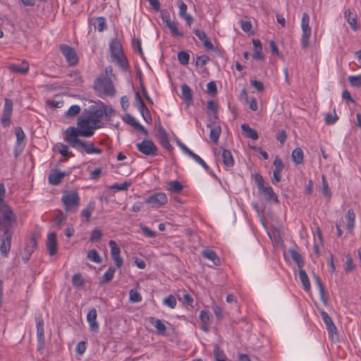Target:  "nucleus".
<instances>
[{
  "instance_id": "7ed1b4c3",
  "label": "nucleus",
  "mask_w": 361,
  "mask_h": 361,
  "mask_svg": "<svg viewBox=\"0 0 361 361\" xmlns=\"http://www.w3.org/2000/svg\"><path fill=\"white\" fill-rule=\"evenodd\" d=\"M252 179L257 186L259 194L262 195L268 202L279 203L277 195L269 183H265L261 174L255 173L252 175Z\"/></svg>"
},
{
  "instance_id": "412c9836",
  "label": "nucleus",
  "mask_w": 361,
  "mask_h": 361,
  "mask_svg": "<svg viewBox=\"0 0 361 361\" xmlns=\"http://www.w3.org/2000/svg\"><path fill=\"white\" fill-rule=\"evenodd\" d=\"M8 69L13 73L26 74L29 71V64L27 61L23 60L20 64H11Z\"/></svg>"
},
{
  "instance_id": "a18cd8bd",
  "label": "nucleus",
  "mask_w": 361,
  "mask_h": 361,
  "mask_svg": "<svg viewBox=\"0 0 361 361\" xmlns=\"http://www.w3.org/2000/svg\"><path fill=\"white\" fill-rule=\"evenodd\" d=\"M129 300L131 302H139L142 300L141 295L135 289H131L129 291Z\"/></svg>"
},
{
  "instance_id": "473e14b6",
  "label": "nucleus",
  "mask_w": 361,
  "mask_h": 361,
  "mask_svg": "<svg viewBox=\"0 0 361 361\" xmlns=\"http://www.w3.org/2000/svg\"><path fill=\"white\" fill-rule=\"evenodd\" d=\"M252 43L254 46L253 58L259 60L262 59L264 56L262 54V47L260 40L257 39H253Z\"/></svg>"
},
{
  "instance_id": "0eeeda50",
  "label": "nucleus",
  "mask_w": 361,
  "mask_h": 361,
  "mask_svg": "<svg viewBox=\"0 0 361 361\" xmlns=\"http://www.w3.org/2000/svg\"><path fill=\"white\" fill-rule=\"evenodd\" d=\"M61 202L66 212H75L80 205V198L75 190L63 192Z\"/></svg>"
},
{
  "instance_id": "393cba45",
  "label": "nucleus",
  "mask_w": 361,
  "mask_h": 361,
  "mask_svg": "<svg viewBox=\"0 0 361 361\" xmlns=\"http://www.w3.org/2000/svg\"><path fill=\"white\" fill-rule=\"evenodd\" d=\"M90 23L94 26V29L97 30L99 32H102L107 28L106 19L104 17L92 18Z\"/></svg>"
},
{
  "instance_id": "5fc2aeb1",
  "label": "nucleus",
  "mask_w": 361,
  "mask_h": 361,
  "mask_svg": "<svg viewBox=\"0 0 361 361\" xmlns=\"http://www.w3.org/2000/svg\"><path fill=\"white\" fill-rule=\"evenodd\" d=\"M311 35V31H302L301 37V45L303 49H306L309 46V39Z\"/></svg>"
},
{
  "instance_id": "c756f323",
  "label": "nucleus",
  "mask_w": 361,
  "mask_h": 361,
  "mask_svg": "<svg viewBox=\"0 0 361 361\" xmlns=\"http://www.w3.org/2000/svg\"><path fill=\"white\" fill-rule=\"evenodd\" d=\"M202 255L211 260L214 265L219 266L220 264V259L214 250L209 249L204 250L202 251Z\"/></svg>"
},
{
  "instance_id": "0e129e2a",
  "label": "nucleus",
  "mask_w": 361,
  "mask_h": 361,
  "mask_svg": "<svg viewBox=\"0 0 361 361\" xmlns=\"http://www.w3.org/2000/svg\"><path fill=\"white\" fill-rule=\"evenodd\" d=\"M209 61V57L207 55H202L200 56H197V61H196V66H201L206 65L207 62Z\"/></svg>"
},
{
  "instance_id": "ddd939ff",
  "label": "nucleus",
  "mask_w": 361,
  "mask_h": 361,
  "mask_svg": "<svg viewBox=\"0 0 361 361\" xmlns=\"http://www.w3.org/2000/svg\"><path fill=\"white\" fill-rule=\"evenodd\" d=\"M135 106L141 114L144 121L147 123H152V116L149 110L145 105L139 92L135 93Z\"/></svg>"
},
{
  "instance_id": "2eb2a0df",
  "label": "nucleus",
  "mask_w": 361,
  "mask_h": 361,
  "mask_svg": "<svg viewBox=\"0 0 361 361\" xmlns=\"http://www.w3.org/2000/svg\"><path fill=\"white\" fill-rule=\"evenodd\" d=\"M13 102L11 99H4V106L3 109L2 116L1 118V123L7 127L10 124L11 118L13 111Z\"/></svg>"
},
{
  "instance_id": "20e7f679",
  "label": "nucleus",
  "mask_w": 361,
  "mask_h": 361,
  "mask_svg": "<svg viewBox=\"0 0 361 361\" xmlns=\"http://www.w3.org/2000/svg\"><path fill=\"white\" fill-rule=\"evenodd\" d=\"M109 49L113 60L115 61L123 71H126L129 67V64L127 58L124 55L121 42L116 38L112 39L110 42Z\"/></svg>"
},
{
  "instance_id": "f3484780",
  "label": "nucleus",
  "mask_w": 361,
  "mask_h": 361,
  "mask_svg": "<svg viewBox=\"0 0 361 361\" xmlns=\"http://www.w3.org/2000/svg\"><path fill=\"white\" fill-rule=\"evenodd\" d=\"M109 245L111 249V258L115 262L116 266L120 268L123 265V259L120 256L121 249L116 241L113 240L109 242Z\"/></svg>"
},
{
  "instance_id": "09e8293b",
  "label": "nucleus",
  "mask_w": 361,
  "mask_h": 361,
  "mask_svg": "<svg viewBox=\"0 0 361 361\" xmlns=\"http://www.w3.org/2000/svg\"><path fill=\"white\" fill-rule=\"evenodd\" d=\"M193 160L201 165L206 171H209V166L206 162L197 154L192 152L190 156Z\"/></svg>"
},
{
  "instance_id": "bb28decb",
  "label": "nucleus",
  "mask_w": 361,
  "mask_h": 361,
  "mask_svg": "<svg viewBox=\"0 0 361 361\" xmlns=\"http://www.w3.org/2000/svg\"><path fill=\"white\" fill-rule=\"evenodd\" d=\"M241 129H242L243 134L247 137L250 138L253 140H256L259 138L257 132L255 129L250 128L249 126V125H247L246 123L242 124Z\"/></svg>"
},
{
  "instance_id": "6e6d98bb",
  "label": "nucleus",
  "mask_w": 361,
  "mask_h": 361,
  "mask_svg": "<svg viewBox=\"0 0 361 361\" xmlns=\"http://www.w3.org/2000/svg\"><path fill=\"white\" fill-rule=\"evenodd\" d=\"M218 104L213 100H209L207 102V109L213 113L214 118H217Z\"/></svg>"
},
{
  "instance_id": "bf43d9fd",
  "label": "nucleus",
  "mask_w": 361,
  "mask_h": 361,
  "mask_svg": "<svg viewBox=\"0 0 361 361\" xmlns=\"http://www.w3.org/2000/svg\"><path fill=\"white\" fill-rule=\"evenodd\" d=\"M200 318L202 324H209L210 314L207 310H202L200 314Z\"/></svg>"
},
{
  "instance_id": "e2e57ef3",
  "label": "nucleus",
  "mask_w": 361,
  "mask_h": 361,
  "mask_svg": "<svg viewBox=\"0 0 361 361\" xmlns=\"http://www.w3.org/2000/svg\"><path fill=\"white\" fill-rule=\"evenodd\" d=\"M338 119V116L336 115V114H334V116H333L331 114L328 113L325 116V123L327 125H333L334 124L337 120Z\"/></svg>"
},
{
  "instance_id": "7c9ffc66",
  "label": "nucleus",
  "mask_w": 361,
  "mask_h": 361,
  "mask_svg": "<svg viewBox=\"0 0 361 361\" xmlns=\"http://www.w3.org/2000/svg\"><path fill=\"white\" fill-rule=\"evenodd\" d=\"M298 276L300 280V282L302 284L303 288L305 291H309L310 290V282L309 280V277L306 273V271L302 269H298Z\"/></svg>"
},
{
  "instance_id": "6ab92c4d",
  "label": "nucleus",
  "mask_w": 361,
  "mask_h": 361,
  "mask_svg": "<svg viewBox=\"0 0 361 361\" xmlns=\"http://www.w3.org/2000/svg\"><path fill=\"white\" fill-rule=\"evenodd\" d=\"M46 245L49 255H54L57 252V240L55 232L49 233L47 235Z\"/></svg>"
},
{
  "instance_id": "603ef678",
  "label": "nucleus",
  "mask_w": 361,
  "mask_h": 361,
  "mask_svg": "<svg viewBox=\"0 0 361 361\" xmlns=\"http://www.w3.org/2000/svg\"><path fill=\"white\" fill-rule=\"evenodd\" d=\"M355 268V265L353 263V258L350 254L346 255L345 267V270L347 273L351 272Z\"/></svg>"
},
{
  "instance_id": "39448f33",
  "label": "nucleus",
  "mask_w": 361,
  "mask_h": 361,
  "mask_svg": "<svg viewBox=\"0 0 361 361\" xmlns=\"http://www.w3.org/2000/svg\"><path fill=\"white\" fill-rule=\"evenodd\" d=\"M0 228L3 226H13L16 223V214L4 199L0 200Z\"/></svg>"
},
{
  "instance_id": "2f4dec72",
  "label": "nucleus",
  "mask_w": 361,
  "mask_h": 361,
  "mask_svg": "<svg viewBox=\"0 0 361 361\" xmlns=\"http://www.w3.org/2000/svg\"><path fill=\"white\" fill-rule=\"evenodd\" d=\"M288 252L290 253L292 259L296 263L299 269H302L305 265V262L302 255L293 249H289Z\"/></svg>"
},
{
  "instance_id": "a878e982",
  "label": "nucleus",
  "mask_w": 361,
  "mask_h": 361,
  "mask_svg": "<svg viewBox=\"0 0 361 361\" xmlns=\"http://www.w3.org/2000/svg\"><path fill=\"white\" fill-rule=\"evenodd\" d=\"M66 176V174L64 172L56 171L49 175L48 181L51 185H57L61 182Z\"/></svg>"
},
{
  "instance_id": "4468645a",
  "label": "nucleus",
  "mask_w": 361,
  "mask_h": 361,
  "mask_svg": "<svg viewBox=\"0 0 361 361\" xmlns=\"http://www.w3.org/2000/svg\"><path fill=\"white\" fill-rule=\"evenodd\" d=\"M168 202V198L164 192H155L144 201L145 204H151L153 207H159Z\"/></svg>"
},
{
  "instance_id": "9d476101",
  "label": "nucleus",
  "mask_w": 361,
  "mask_h": 361,
  "mask_svg": "<svg viewBox=\"0 0 361 361\" xmlns=\"http://www.w3.org/2000/svg\"><path fill=\"white\" fill-rule=\"evenodd\" d=\"M59 49L70 66H75L78 63V54L72 47L61 44L59 46Z\"/></svg>"
},
{
  "instance_id": "f257e3e1",
  "label": "nucleus",
  "mask_w": 361,
  "mask_h": 361,
  "mask_svg": "<svg viewBox=\"0 0 361 361\" xmlns=\"http://www.w3.org/2000/svg\"><path fill=\"white\" fill-rule=\"evenodd\" d=\"M105 110L97 106H90L85 109L82 115L78 118L77 129L82 137H90L94 133V130L101 128V119L104 117Z\"/></svg>"
},
{
  "instance_id": "aec40b11",
  "label": "nucleus",
  "mask_w": 361,
  "mask_h": 361,
  "mask_svg": "<svg viewBox=\"0 0 361 361\" xmlns=\"http://www.w3.org/2000/svg\"><path fill=\"white\" fill-rule=\"evenodd\" d=\"M97 310L95 308H92L89 310L87 314V321L89 323L90 329L92 331H97L99 329V324L97 322Z\"/></svg>"
},
{
  "instance_id": "680f3d73",
  "label": "nucleus",
  "mask_w": 361,
  "mask_h": 361,
  "mask_svg": "<svg viewBox=\"0 0 361 361\" xmlns=\"http://www.w3.org/2000/svg\"><path fill=\"white\" fill-rule=\"evenodd\" d=\"M157 137L159 140V142L161 140H165L169 138L168 134L166 130L163 128V127L159 124L157 128Z\"/></svg>"
},
{
  "instance_id": "9b49d317",
  "label": "nucleus",
  "mask_w": 361,
  "mask_h": 361,
  "mask_svg": "<svg viewBox=\"0 0 361 361\" xmlns=\"http://www.w3.org/2000/svg\"><path fill=\"white\" fill-rule=\"evenodd\" d=\"M320 314L324 323L326 325L330 338L333 341H338L339 336L337 331V328L335 326L331 317L324 310H322L320 312Z\"/></svg>"
},
{
  "instance_id": "13d9d810",
  "label": "nucleus",
  "mask_w": 361,
  "mask_h": 361,
  "mask_svg": "<svg viewBox=\"0 0 361 361\" xmlns=\"http://www.w3.org/2000/svg\"><path fill=\"white\" fill-rule=\"evenodd\" d=\"M131 183L124 182L123 183H116L110 186L111 189H116L117 190H127L130 186Z\"/></svg>"
},
{
  "instance_id": "423d86ee",
  "label": "nucleus",
  "mask_w": 361,
  "mask_h": 361,
  "mask_svg": "<svg viewBox=\"0 0 361 361\" xmlns=\"http://www.w3.org/2000/svg\"><path fill=\"white\" fill-rule=\"evenodd\" d=\"M94 88L100 94L112 97L116 93L111 78L99 76L94 82Z\"/></svg>"
},
{
  "instance_id": "1a4fd4ad",
  "label": "nucleus",
  "mask_w": 361,
  "mask_h": 361,
  "mask_svg": "<svg viewBox=\"0 0 361 361\" xmlns=\"http://www.w3.org/2000/svg\"><path fill=\"white\" fill-rule=\"evenodd\" d=\"M137 149L146 156L155 157L158 154V148L153 141L144 139L141 142L136 144Z\"/></svg>"
},
{
  "instance_id": "ea45409f",
  "label": "nucleus",
  "mask_w": 361,
  "mask_h": 361,
  "mask_svg": "<svg viewBox=\"0 0 361 361\" xmlns=\"http://www.w3.org/2000/svg\"><path fill=\"white\" fill-rule=\"evenodd\" d=\"M214 355L216 361H227V358L224 352L220 349L218 345H215L214 346Z\"/></svg>"
},
{
  "instance_id": "c9c22d12",
  "label": "nucleus",
  "mask_w": 361,
  "mask_h": 361,
  "mask_svg": "<svg viewBox=\"0 0 361 361\" xmlns=\"http://www.w3.org/2000/svg\"><path fill=\"white\" fill-rule=\"evenodd\" d=\"M95 208V203L94 202L92 201L90 202L88 205L82 210L81 212V216L82 217H85L87 221H90V219L91 217L92 213L94 210Z\"/></svg>"
},
{
  "instance_id": "de8ad7c7",
  "label": "nucleus",
  "mask_w": 361,
  "mask_h": 361,
  "mask_svg": "<svg viewBox=\"0 0 361 361\" xmlns=\"http://www.w3.org/2000/svg\"><path fill=\"white\" fill-rule=\"evenodd\" d=\"M163 304L171 309H173L176 307L177 304L176 298L173 295H169L164 299Z\"/></svg>"
},
{
  "instance_id": "c03bdc74",
  "label": "nucleus",
  "mask_w": 361,
  "mask_h": 361,
  "mask_svg": "<svg viewBox=\"0 0 361 361\" xmlns=\"http://www.w3.org/2000/svg\"><path fill=\"white\" fill-rule=\"evenodd\" d=\"M310 16L307 13L302 14L301 20V27L302 31H311V27L309 25Z\"/></svg>"
},
{
  "instance_id": "a211bd4d",
  "label": "nucleus",
  "mask_w": 361,
  "mask_h": 361,
  "mask_svg": "<svg viewBox=\"0 0 361 361\" xmlns=\"http://www.w3.org/2000/svg\"><path fill=\"white\" fill-rule=\"evenodd\" d=\"M163 23L166 27H167L170 30V32L171 36L173 37H183V33L178 30V23L173 20H171L169 16L164 17L162 18Z\"/></svg>"
},
{
  "instance_id": "49530a36",
  "label": "nucleus",
  "mask_w": 361,
  "mask_h": 361,
  "mask_svg": "<svg viewBox=\"0 0 361 361\" xmlns=\"http://www.w3.org/2000/svg\"><path fill=\"white\" fill-rule=\"evenodd\" d=\"M102 235V231L99 228H94L90 233V240L91 242L99 241Z\"/></svg>"
},
{
  "instance_id": "c85d7f7f",
  "label": "nucleus",
  "mask_w": 361,
  "mask_h": 361,
  "mask_svg": "<svg viewBox=\"0 0 361 361\" xmlns=\"http://www.w3.org/2000/svg\"><path fill=\"white\" fill-rule=\"evenodd\" d=\"M291 159L295 165L303 163L304 153L301 148L297 147L292 151Z\"/></svg>"
},
{
  "instance_id": "69168bd1",
  "label": "nucleus",
  "mask_w": 361,
  "mask_h": 361,
  "mask_svg": "<svg viewBox=\"0 0 361 361\" xmlns=\"http://www.w3.org/2000/svg\"><path fill=\"white\" fill-rule=\"evenodd\" d=\"M59 152L63 157H66V156H73V154H72V152H70L68 151V148L66 145H65L64 144H62V143H60V145H59Z\"/></svg>"
},
{
  "instance_id": "dca6fc26",
  "label": "nucleus",
  "mask_w": 361,
  "mask_h": 361,
  "mask_svg": "<svg viewBox=\"0 0 361 361\" xmlns=\"http://www.w3.org/2000/svg\"><path fill=\"white\" fill-rule=\"evenodd\" d=\"M15 134L16 136V141L14 148V155L17 157L23 150L25 144L23 142L25 140V135L21 127H16L15 128Z\"/></svg>"
},
{
  "instance_id": "6e6552de",
  "label": "nucleus",
  "mask_w": 361,
  "mask_h": 361,
  "mask_svg": "<svg viewBox=\"0 0 361 361\" xmlns=\"http://www.w3.org/2000/svg\"><path fill=\"white\" fill-rule=\"evenodd\" d=\"M13 226H3L0 228V252L4 257H7L11 247Z\"/></svg>"
},
{
  "instance_id": "f704fd0d",
  "label": "nucleus",
  "mask_w": 361,
  "mask_h": 361,
  "mask_svg": "<svg viewBox=\"0 0 361 361\" xmlns=\"http://www.w3.org/2000/svg\"><path fill=\"white\" fill-rule=\"evenodd\" d=\"M207 127L210 128V133L209 137L214 143H216L219 139V136L221 132L220 126H216L214 128H212L211 124H207Z\"/></svg>"
},
{
  "instance_id": "f8f14e48",
  "label": "nucleus",
  "mask_w": 361,
  "mask_h": 361,
  "mask_svg": "<svg viewBox=\"0 0 361 361\" xmlns=\"http://www.w3.org/2000/svg\"><path fill=\"white\" fill-rule=\"evenodd\" d=\"M37 243L34 234L25 240V246L22 252V259L24 262H27L35 250L37 248Z\"/></svg>"
},
{
  "instance_id": "e433bc0d",
  "label": "nucleus",
  "mask_w": 361,
  "mask_h": 361,
  "mask_svg": "<svg viewBox=\"0 0 361 361\" xmlns=\"http://www.w3.org/2000/svg\"><path fill=\"white\" fill-rule=\"evenodd\" d=\"M116 269L113 267H109L107 271L104 273L102 280L99 282L100 285L109 283L111 281L114 276Z\"/></svg>"
},
{
  "instance_id": "4be33fe9",
  "label": "nucleus",
  "mask_w": 361,
  "mask_h": 361,
  "mask_svg": "<svg viewBox=\"0 0 361 361\" xmlns=\"http://www.w3.org/2000/svg\"><path fill=\"white\" fill-rule=\"evenodd\" d=\"M344 17L348 23L350 25L352 30L355 31L358 30L359 25L357 24V16L355 14H353L349 8L345 9Z\"/></svg>"
},
{
  "instance_id": "cd10ccee",
  "label": "nucleus",
  "mask_w": 361,
  "mask_h": 361,
  "mask_svg": "<svg viewBox=\"0 0 361 361\" xmlns=\"http://www.w3.org/2000/svg\"><path fill=\"white\" fill-rule=\"evenodd\" d=\"M222 149V161L226 167H232L234 165V159L230 150Z\"/></svg>"
},
{
  "instance_id": "052dcab7",
  "label": "nucleus",
  "mask_w": 361,
  "mask_h": 361,
  "mask_svg": "<svg viewBox=\"0 0 361 361\" xmlns=\"http://www.w3.org/2000/svg\"><path fill=\"white\" fill-rule=\"evenodd\" d=\"M274 171L281 172L284 168L283 161L279 157H276L274 161Z\"/></svg>"
},
{
  "instance_id": "a19ab883",
  "label": "nucleus",
  "mask_w": 361,
  "mask_h": 361,
  "mask_svg": "<svg viewBox=\"0 0 361 361\" xmlns=\"http://www.w3.org/2000/svg\"><path fill=\"white\" fill-rule=\"evenodd\" d=\"M87 257L90 260H91L95 263L99 264L102 262V257L99 255L98 252L94 249H92L87 252Z\"/></svg>"
},
{
  "instance_id": "b1692460",
  "label": "nucleus",
  "mask_w": 361,
  "mask_h": 361,
  "mask_svg": "<svg viewBox=\"0 0 361 361\" xmlns=\"http://www.w3.org/2000/svg\"><path fill=\"white\" fill-rule=\"evenodd\" d=\"M355 213L353 209H349L345 215L346 228L349 233H352L355 226Z\"/></svg>"
},
{
  "instance_id": "5701e85b",
  "label": "nucleus",
  "mask_w": 361,
  "mask_h": 361,
  "mask_svg": "<svg viewBox=\"0 0 361 361\" xmlns=\"http://www.w3.org/2000/svg\"><path fill=\"white\" fill-rule=\"evenodd\" d=\"M149 323L154 326L157 331L160 335H165L166 333V327L165 324L162 322V321L159 319H156L153 317H149L148 318Z\"/></svg>"
},
{
  "instance_id": "37998d69",
  "label": "nucleus",
  "mask_w": 361,
  "mask_h": 361,
  "mask_svg": "<svg viewBox=\"0 0 361 361\" xmlns=\"http://www.w3.org/2000/svg\"><path fill=\"white\" fill-rule=\"evenodd\" d=\"M80 107L79 105H72L70 106V108L68 109V111L66 112L65 116L67 118H73L78 115L80 112Z\"/></svg>"
},
{
  "instance_id": "774afa93",
  "label": "nucleus",
  "mask_w": 361,
  "mask_h": 361,
  "mask_svg": "<svg viewBox=\"0 0 361 361\" xmlns=\"http://www.w3.org/2000/svg\"><path fill=\"white\" fill-rule=\"evenodd\" d=\"M250 84L253 88L259 92H263L264 89V84L261 81L252 80L250 81Z\"/></svg>"
},
{
  "instance_id": "4c0bfd02",
  "label": "nucleus",
  "mask_w": 361,
  "mask_h": 361,
  "mask_svg": "<svg viewBox=\"0 0 361 361\" xmlns=\"http://www.w3.org/2000/svg\"><path fill=\"white\" fill-rule=\"evenodd\" d=\"M72 283L78 289H82L85 286V279L80 274H75L72 276Z\"/></svg>"
},
{
  "instance_id": "f03ea898",
  "label": "nucleus",
  "mask_w": 361,
  "mask_h": 361,
  "mask_svg": "<svg viewBox=\"0 0 361 361\" xmlns=\"http://www.w3.org/2000/svg\"><path fill=\"white\" fill-rule=\"evenodd\" d=\"M65 133L66 142L78 151H80L82 148L87 154H102V149L94 147L93 142L83 141L78 138L79 136H82L81 133L79 132V129L75 127H68L65 131Z\"/></svg>"
},
{
  "instance_id": "72a5a7b5",
  "label": "nucleus",
  "mask_w": 361,
  "mask_h": 361,
  "mask_svg": "<svg viewBox=\"0 0 361 361\" xmlns=\"http://www.w3.org/2000/svg\"><path fill=\"white\" fill-rule=\"evenodd\" d=\"M182 98L188 102L192 101V92L190 87L187 84L181 85Z\"/></svg>"
},
{
  "instance_id": "3c124183",
  "label": "nucleus",
  "mask_w": 361,
  "mask_h": 361,
  "mask_svg": "<svg viewBox=\"0 0 361 361\" xmlns=\"http://www.w3.org/2000/svg\"><path fill=\"white\" fill-rule=\"evenodd\" d=\"M348 80L353 87H361V75H350Z\"/></svg>"
},
{
  "instance_id": "79ce46f5",
  "label": "nucleus",
  "mask_w": 361,
  "mask_h": 361,
  "mask_svg": "<svg viewBox=\"0 0 361 361\" xmlns=\"http://www.w3.org/2000/svg\"><path fill=\"white\" fill-rule=\"evenodd\" d=\"M178 60L179 63L183 66L188 65L189 63L190 55L185 51H180L178 53Z\"/></svg>"
},
{
  "instance_id": "58836bf2",
  "label": "nucleus",
  "mask_w": 361,
  "mask_h": 361,
  "mask_svg": "<svg viewBox=\"0 0 361 361\" xmlns=\"http://www.w3.org/2000/svg\"><path fill=\"white\" fill-rule=\"evenodd\" d=\"M167 188L172 192L178 193L183 190V185L178 180H173L168 183Z\"/></svg>"
},
{
  "instance_id": "864d4df0",
  "label": "nucleus",
  "mask_w": 361,
  "mask_h": 361,
  "mask_svg": "<svg viewBox=\"0 0 361 361\" xmlns=\"http://www.w3.org/2000/svg\"><path fill=\"white\" fill-rule=\"evenodd\" d=\"M178 300L190 306H192L194 302L192 297L187 293H183L182 296L178 295Z\"/></svg>"
},
{
  "instance_id": "4d7b16f0",
  "label": "nucleus",
  "mask_w": 361,
  "mask_h": 361,
  "mask_svg": "<svg viewBox=\"0 0 361 361\" xmlns=\"http://www.w3.org/2000/svg\"><path fill=\"white\" fill-rule=\"evenodd\" d=\"M123 121L132 126L133 128H135V127L138 125L139 122L137 121V120L133 116H131L130 114H126L123 118Z\"/></svg>"
},
{
  "instance_id": "338daca9",
  "label": "nucleus",
  "mask_w": 361,
  "mask_h": 361,
  "mask_svg": "<svg viewBox=\"0 0 361 361\" xmlns=\"http://www.w3.org/2000/svg\"><path fill=\"white\" fill-rule=\"evenodd\" d=\"M177 4L179 8V16L180 17L183 16L187 13V5L182 1V0H178Z\"/></svg>"
},
{
  "instance_id": "8fccbe9b",
  "label": "nucleus",
  "mask_w": 361,
  "mask_h": 361,
  "mask_svg": "<svg viewBox=\"0 0 361 361\" xmlns=\"http://www.w3.org/2000/svg\"><path fill=\"white\" fill-rule=\"evenodd\" d=\"M322 192L324 196L330 197H331V191L329 190V184L326 180V177L324 175H322Z\"/></svg>"
}]
</instances>
